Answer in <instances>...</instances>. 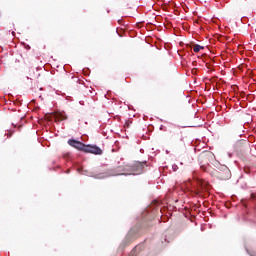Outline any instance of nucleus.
<instances>
[{"instance_id": "1", "label": "nucleus", "mask_w": 256, "mask_h": 256, "mask_svg": "<svg viewBox=\"0 0 256 256\" xmlns=\"http://www.w3.org/2000/svg\"><path fill=\"white\" fill-rule=\"evenodd\" d=\"M147 162H134L130 165L119 166L116 170H111L108 174H102L98 179H105V177H115L117 175H141L145 173Z\"/></svg>"}, {"instance_id": "2", "label": "nucleus", "mask_w": 256, "mask_h": 256, "mask_svg": "<svg viewBox=\"0 0 256 256\" xmlns=\"http://www.w3.org/2000/svg\"><path fill=\"white\" fill-rule=\"evenodd\" d=\"M180 189H182L184 193H189L190 195H201L205 190V184L201 180L188 179L180 185Z\"/></svg>"}, {"instance_id": "5", "label": "nucleus", "mask_w": 256, "mask_h": 256, "mask_svg": "<svg viewBox=\"0 0 256 256\" xmlns=\"http://www.w3.org/2000/svg\"><path fill=\"white\" fill-rule=\"evenodd\" d=\"M56 121H65L67 119V115L65 113H58L55 116Z\"/></svg>"}, {"instance_id": "6", "label": "nucleus", "mask_w": 256, "mask_h": 256, "mask_svg": "<svg viewBox=\"0 0 256 256\" xmlns=\"http://www.w3.org/2000/svg\"><path fill=\"white\" fill-rule=\"evenodd\" d=\"M194 53H199V51H203L205 49V46H201L199 44H194L192 47Z\"/></svg>"}, {"instance_id": "8", "label": "nucleus", "mask_w": 256, "mask_h": 256, "mask_svg": "<svg viewBox=\"0 0 256 256\" xmlns=\"http://www.w3.org/2000/svg\"><path fill=\"white\" fill-rule=\"evenodd\" d=\"M8 137H11V134H8Z\"/></svg>"}, {"instance_id": "4", "label": "nucleus", "mask_w": 256, "mask_h": 256, "mask_svg": "<svg viewBox=\"0 0 256 256\" xmlns=\"http://www.w3.org/2000/svg\"><path fill=\"white\" fill-rule=\"evenodd\" d=\"M68 145H70V147H74V149H77L78 151H85L86 145L81 141H77L75 139H69Z\"/></svg>"}, {"instance_id": "7", "label": "nucleus", "mask_w": 256, "mask_h": 256, "mask_svg": "<svg viewBox=\"0 0 256 256\" xmlns=\"http://www.w3.org/2000/svg\"><path fill=\"white\" fill-rule=\"evenodd\" d=\"M173 170H174V171H177V165H174V166H173Z\"/></svg>"}, {"instance_id": "3", "label": "nucleus", "mask_w": 256, "mask_h": 256, "mask_svg": "<svg viewBox=\"0 0 256 256\" xmlns=\"http://www.w3.org/2000/svg\"><path fill=\"white\" fill-rule=\"evenodd\" d=\"M84 153H92L93 155H103V150L95 145H86Z\"/></svg>"}]
</instances>
